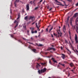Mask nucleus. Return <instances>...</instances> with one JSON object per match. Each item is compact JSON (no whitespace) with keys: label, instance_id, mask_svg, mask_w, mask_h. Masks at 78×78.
<instances>
[{"label":"nucleus","instance_id":"nucleus-44","mask_svg":"<svg viewBox=\"0 0 78 78\" xmlns=\"http://www.w3.org/2000/svg\"><path fill=\"white\" fill-rule=\"evenodd\" d=\"M68 26L69 27V24H68Z\"/></svg>","mask_w":78,"mask_h":78},{"label":"nucleus","instance_id":"nucleus-60","mask_svg":"<svg viewBox=\"0 0 78 78\" xmlns=\"http://www.w3.org/2000/svg\"><path fill=\"white\" fill-rule=\"evenodd\" d=\"M75 69V68H74V69Z\"/></svg>","mask_w":78,"mask_h":78},{"label":"nucleus","instance_id":"nucleus-51","mask_svg":"<svg viewBox=\"0 0 78 78\" xmlns=\"http://www.w3.org/2000/svg\"><path fill=\"white\" fill-rule=\"evenodd\" d=\"M51 46H52V47H53V45H52Z\"/></svg>","mask_w":78,"mask_h":78},{"label":"nucleus","instance_id":"nucleus-18","mask_svg":"<svg viewBox=\"0 0 78 78\" xmlns=\"http://www.w3.org/2000/svg\"><path fill=\"white\" fill-rule=\"evenodd\" d=\"M38 46L39 47V46L42 47V46H43V45L40 44H38Z\"/></svg>","mask_w":78,"mask_h":78},{"label":"nucleus","instance_id":"nucleus-3","mask_svg":"<svg viewBox=\"0 0 78 78\" xmlns=\"http://www.w3.org/2000/svg\"><path fill=\"white\" fill-rule=\"evenodd\" d=\"M57 32H58V37H61L62 36V33L61 32V30H57Z\"/></svg>","mask_w":78,"mask_h":78},{"label":"nucleus","instance_id":"nucleus-41","mask_svg":"<svg viewBox=\"0 0 78 78\" xmlns=\"http://www.w3.org/2000/svg\"><path fill=\"white\" fill-rule=\"evenodd\" d=\"M61 49H62V47H61Z\"/></svg>","mask_w":78,"mask_h":78},{"label":"nucleus","instance_id":"nucleus-47","mask_svg":"<svg viewBox=\"0 0 78 78\" xmlns=\"http://www.w3.org/2000/svg\"><path fill=\"white\" fill-rule=\"evenodd\" d=\"M28 43H29V44H32V43H30V42H28Z\"/></svg>","mask_w":78,"mask_h":78},{"label":"nucleus","instance_id":"nucleus-30","mask_svg":"<svg viewBox=\"0 0 78 78\" xmlns=\"http://www.w3.org/2000/svg\"><path fill=\"white\" fill-rule=\"evenodd\" d=\"M51 9H52V8H51L50 9H49V11H51Z\"/></svg>","mask_w":78,"mask_h":78},{"label":"nucleus","instance_id":"nucleus-13","mask_svg":"<svg viewBox=\"0 0 78 78\" xmlns=\"http://www.w3.org/2000/svg\"><path fill=\"white\" fill-rule=\"evenodd\" d=\"M62 58L63 59H64V58H65V55L63 54H62Z\"/></svg>","mask_w":78,"mask_h":78},{"label":"nucleus","instance_id":"nucleus-9","mask_svg":"<svg viewBox=\"0 0 78 78\" xmlns=\"http://www.w3.org/2000/svg\"><path fill=\"white\" fill-rule=\"evenodd\" d=\"M36 27H37V30L38 31H40V29H39V27H38V26H37V23H36Z\"/></svg>","mask_w":78,"mask_h":78},{"label":"nucleus","instance_id":"nucleus-17","mask_svg":"<svg viewBox=\"0 0 78 78\" xmlns=\"http://www.w3.org/2000/svg\"><path fill=\"white\" fill-rule=\"evenodd\" d=\"M28 16H26L25 17L24 19L25 20H27V19H28Z\"/></svg>","mask_w":78,"mask_h":78},{"label":"nucleus","instance_id":"nucleus-8","mask_svg":"<svg viewBox=\"0 0 78 78\" xmlns=\"http://www.w3.org/2000/svg\"><path fill=\"white\" fill-rule=\"evenodd\" d=\"M29 19H32V20H34L35 19V18L34 17L31 16H30V17L29 18Z\"/></svg>","mask_w":78,"mask_h":78},{"label":"nucleus","instance_id":"nucleus-24","mask_svg":"<svg viewBox=\"0 0 78 78\" xmlns=\"http://www.w3.org/2000/svg\"><path fill=\"white\" fill-rule=\"evenodd\" d=\"M30 4H31V5H32V4H33V2L31 1V2H30Z\"/></svg>","mask_w":78,"mask_h":78},{"label":"nucleus","instance_id":"nucleus-7","mask_svg":"<svg viewBox=\"0 0 78 78\" xmlns=\"http://www.w3.org/2000/svg\"><path fill=\"white\" fill-rule=\"evenodd\" d=\"M54 50L55 51V50L56 49H55L54 48H48V49H47V50Z\"/></svg>","mask_w":78,"mask_h":78},{"label":"nucleus","instance_id":"nucleus-25","mask_svg":"<svg viewBox=\"0 0 78 78\" xmlns=\"http://www.w3.org/2000/svg\"><path fill=\"white\" fill-rule=\"evenodd\" d=\"M38 9V7H37L35 8V9L36 10V9Z\"/></svg>","mask_w":78,"mask_h":78},{"label":"nucleus","instance_id":"nucleus-6","mask_svg":"<svg viewBox=\"0 0 78 78\" xmlns=\"http://www.w3.org/2000/svg\"><path fill=\"white\" fill-rule=\"evenodd\" d=\"M55 2H56V3H57V4L58 5H62V6H64V5H62L61 2H58L57 0H55Z\"/></svg>","mask_w":78,"mask_h":78},{"label":"nucleus","instance_id":"nucleus-52","mask_svg":"<svg viewBox=\"0 0 78 78\" xmlns=\"http://www.w3.org/2000/svg\"><path fill=\"white\" fill-rule=\"evenodd\" d=\"M25 15H27V14H25Z\"/></svg>","mask_w":78,"mask_h":78},{"label":"nucleus","instance_id":"nucleus-37","mask_svg":"<svg viewBox=\"0 0 78 78\" xmlns=\"http://www.w3.org/2000/svg\"><path fill=\"white\" fill-rule=\"evenodd\" d=\"M43 0H41V1L40 2V3H41V2H42V1H43Z\"/></svg>","mask_w":78,"mask_h":78},{"label":"nucleus","instance_id":"nucleus-39","mask_svg":"<svg viewBox=\"0 0 78 78\" xmlns=\"http://www.w3.org/2000/svg\"><path fill=\"white\" fill-rule=\"evenodd\" d=\"M47 31H48V28L46 29Z\"/></svg>","mask_w":78,"mask_h":78},{"label":"nucleus","instance_id":"nucleus-19","mask_svg":"<svg viewBox=\"0 0 78 78\" xmlns=\"http://www.w3.org/2000/svg\"><path fill=\"white\" fill-rule=\"evenodd\" d=\"M32 51H34V52H35V53L36 51V50L34 49H32Z\"/></svg>","mask_w":78,"mask_h":78},{"label":"nucleus","instance_id":"nucleus-53","mask_svg":"<svg viewBox=\"0 0 78 78\" xmlns=\"http://www.w3.org/2000/svg\"><path fill=\"white\" fill-rule=\"evenodd\" d=\"M36 37H37V36H35Z\"/></svg>","mask_w":78,"mask_h":78},{"label":"nucleus","instance_id":"nucleus-11","mask_svg":"<svg viewBox=\"0 0 78 78\" xmlns=\"http://www.w3.org/2000/svg\"><path fill=\"white\" fill-rule=\"evenodd\" d=\"M51 59L53 60V62H56V63H57V61H56V60H55V58H52Z\"/></svg>","mask_w":78,"mask_h":78},{"label":"nucleus","instance_id":"nucleus-10","mask_svg":"<svg viewBox=\"0 0 78 78\" xmlns=\"http://www.w3.org/2000/svg\"><path fill=\"white\" fill-rule=\"evenodd\" d=\"M63 31L64 33L65 32V31H66V26L64 25L63 26Z\"/></svg>","mask_w":78,"mask_h":78},{"label":"nucleus","instance_id":"nucleus-58","mask_svg":"<svg viewBox=\"0 0 78 78\" xmlns=\"http://www.w3.org/2000/svg\"><path fill=\"white\" fill-rule=\"evenodd\" d=\"M59 66H58V67H59Z\"/></svg>","mask_w":78,"mask_h":78},{"label":"nucleus","instance_id":"nucleus-4","mask_svg":"<svg viewBox=\"0 0 78 78\" xmlns=\"http://www.w3.org/2000/svg\"><path fill=\"white\" fill-rule=\"evenodd\" d=\"M30 29L31 30V33L32 34L33 33H37V31L35 30L34 32L33 31V30H34V28L33 27H30Z\"/></svg>","mask_w":78,"mask_h":78},{"label":"nucleus","instance_id":"nucleus-29","mask_svg":"<svg viewBox=\"0 0 78 78\" xmlns=\"http://www.w3.org/2000/svg\"><path fill=\"white\" fill-rule=\"evenodd\" d=\"M41 65H44V64H45L43 63H41Z\"/></svg>","mask_w":78,"mask_h":78},{"label":"nucleus","instance_id":"nucleus-35","mask_svg":"<svg viewBox=\"0 0 78 78\" xmlns=\"http://www.w3.org/2000/svg\"><path fill=\"white\" fill-rule=\"evenodd\" d=\"M54 34L55 36H57V34Z\"/></svg>","mask_w":78,"mask_h":78},{"label":"nucleus","instance_id":"nucleus-49","mask_svg":"<svg viewBox=\"0 0 78 78\" xmlns=\"http://www.w3.org/2000/svg\"><path fill=\"white\" fill-rule=\"evenodd\" d=\"M38 66H41L40 65H39V64H38Z\"/></svg>","mask_w":78,"mask_h":78},{"label":"nucleus","instance_id":"nucleus-20","mask_svg":"<svg viewBox=\"0 0 78 78\" xmlns=\"http://www.w3.org/2000/svg\"><path fill=\"white\" fill-rule=\"evenodd\" d=\"M76 29L77 30H78V24L76 25Z\"/></svg>","mask_w":78,"mask_h":78},{"label":"nucleus","instance_id":"nucleus-54","mask_svg":"<svg viewBox=\"0 0 78 78\" xmlns=\"http://www.w3.org/2000/svg\"><path fill=\"white\" fill-rule=\"evenodd\" d=\"M48 78H51V77H49Z\"/></svg>","mask_w":78,"mask_h":78},{"label":"nucleus","instance_id":"nucleus-5","mask_svg":"<svg viewBox=\"0 0 78 78\" xmlns=\"http://www.w3.org/2000/svg\"><path fill=\"white\" fill-rule=\"evenodd\" d=\"M74 39L76 43H78V36L76 34H75V36L74 37Z\"/></svg>","mask_w":78,"mask_h":78},{"label":"nucleus","instance_id":"nucleus-16","mask_svg":"<svg viewBox=\"0 0 78 78\" xmlns=\"http://www.w3.org/2000/svg\"><path fill=\"white\" fill-rule=\"evenodd\" d=\"M78 16V13H76L75 14H74L75 17H76V16Z\"/></svg>","mask_w":78,"mask_h":78},{"label":"nucleus","instance_id":"nucleus-57","mask_svg":"<svg viewBox=\"0 0 78 78\" xmlns=\"http://www.w3.org/2000/svg\"><path fill=\"white\" fill-rule=\"evenodd\" d=\"M68 68H67V69H68Z\"/></svg>","mask_w":78,"mask_h":78},{"label":"nucleus","instance_id":"nucleus-21","mask_svg":"<svg viewBox=\"0 0 78 78\" xmlns=\"http://www.w3.org/2000/svg\"><path fill=\"white\" fill-rule=\"evenodd\" d=\"M52 29H53V27H51V29H50L49 30V33L50 32V31H51V30H52Z\"/></svg>","mask_w":78,"mask_h":78},{"label":"nucleus","instance_id":"nucleus-12","mask_svg":"<svg viewBox=\"0 0 78 78\" xmlns=\"http://www.w3.org/2000/svg\"><path fill=\"white\" fill-rule=\"evenodd\" d=\"M27 11L29 10V4H27Z\"/></svg>","mask_w":78,"mask_h":78},{"label":"nucleus","instance_id":"nucleus-14","mask_svg":"<svg viewBox=\"0 0 78 78\" xmlns=\"http://www.w3.org/2000/svg\"><path fill=\"white\" fill-rule=\"evenodd\" d=\"M19 2V0H16L15 2V6H16V3H17V2Z\"/></svg>","mask_w":78,"mask_h":78},{"label":"nucleus","instance_id":"nucleus-27","mask_svg":"<svg viewBox=\"0 0 78 78\" xmlns=\"http://www.w3.org/2000/svg\"><path fill=\"white\" fill-rule=\"evenodd\" d=\"M61 65H62V66H65V65L64 64H61Z\"/></svg>","mask_w":78,"mask_h":78},{"label":"nucleus","instance_id":"nucleus-32","mask_svg":"<svg viewBox=\"0 0 78 78\" xmlns=\"http://www.w3.org/2000/svg\"><path fill=\"white\" fill-rule=\"evenodd\" d=\"M68 1H69V2H71L72 1V0H67Z\"/></svg>","mask_w":78,"mask_h":78},{"label":"nucleus","instance_id":"nucleus-23","mask_svg":"<svg viewBox=\"0 0 78 78\" xmlns=\"http://www.w3.org/2000/svg\"><path fill=\"white\" fill-rule=\"evenodd\" d=\"M68 53H70V54L71 53V52L68 49Z\"/></svg>","mask_w":78,"mask_h":78},{"label":"nucleus","instance_id":"nucleus-1","mask_svg":"<svg viewBox=\"0 0 78 78\" xmlns=\"http://www.w3.org/2000/svg\"><path fill=\"white\" fill-rule=\"evenodd\" d=\"M18 17L17 19L16 20L15 22H14V23H16V25L15 27V28H16V27H17V25H18V23H19V20L18 19H19V18H20V15H18Z\"/></svg>","mask_w":78,"mask_h":78},{"label":"nucleus","instance_id":"nucleus-46","mask_svg":"<svg viewBox=\"0 0 78 78\" xmlns=\"http://www.w3.org/2000/svg\"><path fill=\"white\" fill-rule=\"evenodd\" d=\"M59 28H61V27H59Z\"/></svg>","mask_w":78,"mask_h":78},{"label":"nucleus","instance_id":"nucleus-40","mask_svg":"<svg viewBox=\"0 0 78 78\" xmlns=\"http://www.w3.org/2000/svg\"><path fill=\"white\" fill-rule=\"evenodd\" d=\"M33 3H34V6H35V5H35V4L34 3V2H33Z\"/></svg>","mask_w":78,"mask_h":78},{"label":"nucleus","instance_id":"nucleus-34","mask_svg":"<svg viewBox=\"0 0 78 78\" xmlns=\"http://www.w3.org/2000/svg\"><path fill=\"white\" fill-rule=\"evenodd\" d=\"M51 34V37H53V35H52V34Z\"/></svg>","mask_w":78,"mask_h":78},{"label":"nucleus","instance_id":"nucleus-26","mask_svg":"<svg viewBox=\"0 0 78 78\" xmlns=\"http://www.w3.org/2000/svg\"><path fill=\"white\" fill-rule=\"evenodd\" d=\"M76 22H78V18H77L76 19Z\"/></svg>","mask_w":78,"mask_h":78},{"label":"nucleus","instance_id":"nucleus-33","mask_svg":"<svg viewBox=\"0 0 78 78\" xmlns=\"http://www.w3.org/2000/svg\"><path fill=\"white\" fill-rule=\"evenodd\" d=\"M76 6H78V2L76 5Z\"/></svg>","mask_w":78,"mask_h":78},{"label":"nucleus","instance_id":"nucleus-42","mask_svg":"<svg viewBox=\"0 0 78 78\" xmlns=\"http://www.w3.org/2000/svg\"><path fill=\"white\" fill-rule=\"evenodd\" d=\"M31 39L32 40H33V38H32V37H31Z\"/></svg>","mask_w":78,"mask_h":78},{"label":"nucleus","instance_id":"nucleus-22","mask_svg":"<svg viewBox=\"0 0 78 78\" xmlns=\"http://www.w3.org/2000/svg\"><path fill=\"white\" fill-rule=\"evenodd\" d=\"M63 3H64V5H65V6H68V5H66V2H64V1H63Z\"/></svg>","mask_w":78,"mask_h":78},{"label":"nucleus","instance_id":"nucleus-15","mask_svg":"<svg viewBox=\"0 0 78 78\" xmlns=\"http://www.w3.org/2000/svg\"><path fill=\"white\" fill-rule=\"evenodd\" d=\"M70 66L71 67H72L73 66V64L72 63H70Z\"/></svg>","mask_w":78,"mask_h":78},{"label":"nucleus","instance_id":"nucleus-43","mask_svg":"<svg viewBox=\"0 0 78 78\" xmlns=\"http://www.w3.org/2000/svg\"><path fill=\"white\" fill-rule=\"evenodd\" d=\"M67 20H69V18H67Z\"/></svg>","mask_w":78,"mask_h":78},{"label":"nucleus","instance_id":"nucleus-59","mask_svg":"<svg viewBox=\"0 0 78 78\" xmlns=\"http://www.w3.org/2000/svg\"><path fill=\"white\" fill-rule=\"evenodd\" d=\"M23 27H25V26H23Z\"/></svg>","mask_w":78,"mask_h":78},{"label":"nucleus","instance_id":"nucleus-55","mask_svg":"<svg viewBox=\"0 0 78 78\" xmlns=\"http://www.w3.org/2000/svg\"><path fill=\"white\" fill-rule=\"evenodd\" d=\"M66 41V42L67 43V41Z\"/></svg>","mask_w":78,"mask_h":78},{"label":"nucleus","instance_id":"nucleus-36","mask_svg":"<svg viewBox=\"0 0 78 78\" xmlns=\"http://www.w3.org/2000/svg\"><path fill=\"white\" fill-rule=\"evenodd\" d=\"M35 23V22H34V23H33L32 24V25H33Z\"/></svg>","mask_w":78,"mask_h":78},{"label":"nucleus","instance_id":"nucleus-50","mask_svg":"<svg viewBox=\"0 0 78 78\" xmlns=\"http://www.w3.org/2000/svg\"><path fill=\"white\" fill-rule=\"evenodd\" d=\"M71 70L72 71V72H73V70Z\"/></svg>","mask_w":78,"mask_h":78},{"label":"nucleus","instance_id":"nucleus-61","mask_svg":"<svg viewBox=\"0 0 78 78\" xmlns=\"http://www.w3.org/2000/svg\"><path fill=\"white\" fill-rule=\"evenodd\" d=\"M38 24H39V23Z\"/></svg>","mask_w":78,"mask_h":78},{"label":"nucleus","instance_id":"nucleus-2","mask_svg":"<svg viewBox=\"0 0 78 78\" xmlns=\"http://www.w3.org/2000/svg\"><path fill=\"white\" fill-rule=\"evenodd\" d=\"M46 71V68H44V69H41V70H39L38 71V72L39 74H41V73H44Z\"/></svg>","mask_w":78,"mask_h":78},{"label":"nucleus","instance_id":"nucleus-48","mask_svg":"<svg viewBox=\"0 0 78 78\" xmlns=\"http://www.w3.org/2000/svg\"><path fill=\"white\" fill-rule=\"evenodd\" d=\"M59 64H61L60 63H59Z\"/></svg>","mask_w":78,"mask_h":78},{"label":"nucleus","instance_id":"nucleus-56","mask_svg":"<svg viewBox=\"0 0 78 78\" xmlns=\"http://www.w3.org/2000/svg\"><path fill=\"white\" fill-rule=\"evenodd\" d=\"M50 27V26H48V27Z\"/></svg>","mask_w":78,"mask_h":78},{"label":"nucleus","instance_id":"nucleus-45","mask_svg":"<svg viewBox=\"0 0 78 78\" xmlns=\"http://www.w3.org/2000/svg\"><path fill=\"white\" fill-rule=\"evenodd\" d=\"M70 23H71V25H72V21Z\"/></svg>","mask_w":78,"mask_h":78},{"label":"nucleus","instance_id":"nucleus-38","mask_svg":"<svg viewBox=\"0 0 78 78\" xmlns=\"http://www.w3.org/2000/svg\"><path fill=\"white\" fill-rule=\"evenodd\" d=\"M11 37H13V35H11Z\"/></svg>","mask_w":78,"mask_h":78},{"label":"nucleus","instance_id":"nucleus-31","mask_svg":"<svg viewBox=\"0 0 78 78\" xmlns=\"http://www.w3.org/2000/svg\"><path fill=\"white\" fill-rule=\"evenodd\" d=\"M49 63H50V64H51V61H49Z\"/></svg>","mask_w":78,"mask_h":78},{"label":"nucleus","instance_id":"nucleus-28","mask_svg":"<svg viewBox=\"0 0 78 78\" xmlns=\"http://www.w3.org/2000/svg\"><path fill=\"white\" fill-rule=\"evenodd\" d=\"M29 33V30H27V33H28V35H29V34H28Z\"/></svg>","mask_w":78,"mask_h":78}]
</instances>
